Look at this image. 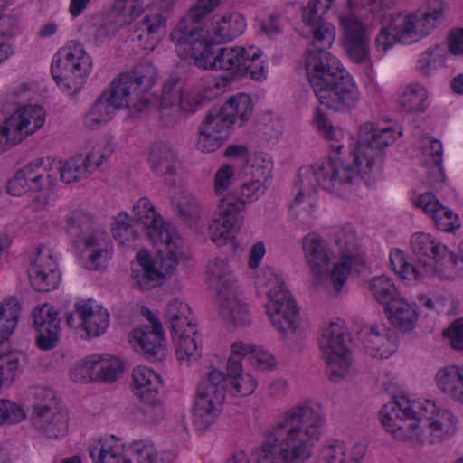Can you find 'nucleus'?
Instances as JSON below:
<instances>
[{
	"instance_id": "obj_40",
	"label": "nucleus",
	"mask_w": 463,
	"mask_h": 463,
	"mask_svg": "<svg viewBox=\"0 0 463 463\" xmlns=\"http://www.w3.org/2000/svg\"><path fill=\"white\" fill-rule=\"evenodd\" d=\"M146 5L141 0H118L111 10V19L116 29L124 27L141 15Z\"/></svg>"
},
{
	"instance_id": "obj_43",
	"label": "nucleus",
	"mask_w": 463,
	"mask_h": 463,
	"mask_svg": "<svg viewBox=\"0 0 463 463\" xmlns=\"http://www.w3.org/2000/svg\"><path fill=\"white\" fill-rule=\"evenodd\" d=\"M320 347L323 350L324 358L350 352L345 340L344 329L337 324H330L324 329Z\"/></svg>"
},
{
	"instance_id": "obj_10",
	"label": "nucleus",
	"mask_w": 463,
	"mask_h": 463,
	"mask_svg": "<svg viewBox=\"0 0 463 463\" xmlns=\"http://www.w3.org/2000/svg\"><path fill=\"white\" fill-rule=\"evenodd\" d=\"M220 0H198L171 33L176 51L184 57L194 52L196 43H206L201 24L219 5Z\"/></svg>"
},
{
	"instance_id": "obj_57",
	"label": "nucleus",
	"mask_w": 463,
	"mask_h": 463,
	"mask_svg": "<svg viewBox=\"0 0 463 463\" xmlns=\"http://www.w3.org/2000/svg\"><path fill=\"white\" fill-rule=\"evenodd\" d=\"M355 457L345 460V453L344 447L339 445H333L325 448L323 450L322 462L323 463H361V458L365 453L363 446H356L354 448Z\"/></svg>"
},
{
	"instance_id": "obj_37",
	"label": "nucleus",
	"mask_w": 463,
	"mask_h": 463,
	"mask_svg": "<svg viewBox=\"0 0 463 463\" xmlns=\"http://www.w3.org/2000/svg\"><path fill=\"white\" fill-rule=\"evenodd\" d=\"M390 323L402 332H411L418 320V314L402 297L385 309Z\"/></svg>"
},
{
	"instance_id": "obj_13",
	"label": "nucleus",
	"mask_w": 463,
	"mask_h": 463,
	"mask_svg": "<svg viewBox=\"0 0 463 463\" xmlns=\"http://www.w3.org/2000/svg\"><path fill=\"white\" fill-rule=\"evenodd\" d=\"M411 248L427 274L441 276L456 265L453 253L428 233L413 234Z\"/></svg>"
},
{
	"instance_id": "obj_34",
	"label": "nucleus",
	"mask_w": 463,
	"mask_h": 463,
	"mask_svg": "<svg viewBox=\"0 0 463 463\" xmlns=\"http://www.w3.org/2000/svg\"><path fill=\"white\" fill-rule=\"evenodd\" d=\"M227 387L231 385L230 392L232 395L248 396L251 394L257 385L255 379L242 372L241 364L233 358L227 361Z\"/></svg>"
},
{
	"instance_id": "obj_52",
	"label": "nucleus",
	"mask_w": 463,
	"mask_h": 463,
	"mask_svg": "<svg viewBox=\"0 0 463 463\" xmlns=\"http://www.w3.org/2000/svg\"><path fill=\"white\" fill-rule=\"evenodd\" d=\"M83 155H77L69 160L60 168L61 179L66 184H72L86 179L88 167L84 165Z\"/></svg>"
},
{
	"instance_id": "obj_50",
	"label": "nucleus",
	"mask_w": 463,
	"mask_h": 463,
	"mask_svg": "<svg viewBox=\"0 0 463 463\" xmlns=\"http://www.w3.org/2000/svg\"><path fill=\"white\" fill-rule=\"evenodd\" d=\"M234 124L227 113L222 109L211 110L205 117L202 126L215 133L223 141L228 138L231 126Z\"/></svg>"
},
{
	"instance_id": "obj_22",
	"label": "nucleus",
	"mask_w": 463,
	"mask_h": 463,
	"mask_svg": "<svg viewBox=\"0 0 463 463\" xmlns=\"http://www.w3.org/2000/svg\"><path fill=\"white\" fill-rule=\"evenodd\" d=\"M133 213L135 224L142 226L154 244L159 241L169 242L173 233L149 199L140 198L133 206Z\"/></svg>"
},
{
	"instance_id": "obj_46",
	"label": "nucleus",
	"mask_w": 463,
	"mask_h": 463,
	"mask_svg": "<svg viewBox=\"0 0 463 463\" xmlns=\"http://www.w3.org/2000/svg\"><path fill=\"white\" fill-rule=\"evenodd\" d=\"M118 109L102 94L85 116L84 124L89 128H97L109 121Z\"/></svg>"
},
{
	"instance_id": "obj_44",
	"label": "nucleus",
	"mask_w": 463,
	"mask_h": 463,
	"mask_svg": "<svg viewBox=\"0 0 463 463\" xmlns=\"http://www.w3.org/2000/svg\"><path fill=\"white\" fill-rule=\"evenodd\" d=\"M173 340L176 344V355L184 365L189 366L201 357L202 345L197 340V332L177 335Z\"/></svg>"
},
{
	"instance_id": "obj_5",
	"label": "nucleus",
	"mask_w": 463,
	"mask_h": 463,
	"mask_svg": "<svg viewBox=\"0 0 463 463\" xmlns=\"http://www.w3.org/2000/svg\"><path fill=\"white\" fill-rule=\"evenodd\" d=\"M208 279L216 292L222 318L234 326L250 323L247 305L242 301L239 287L225 259H215L208 266Z\"/></svg>"
},
{
	"instance_id": "obj_42",
	"label": "nucleus",
	"mask_w": 463,
	"mask_h": 463,
	"mask_svg": "<svg viewBox=\"0 0 463 463\" xmlns=\"http://www.w3.org/2000/svg\"><path fill=\"white\" fill-rule=\"evenodd\" d=\"M21 312L16 298H9L0 305V343L8 340L13 335Z\"/></svg>"
},
{
	"instance_id": "obj_2",
	"label": "nucleus",
	"mask_w": 463,
	"mask_h": 463,
	"mask_svg": "<svg viewBox=\"0 0 463 463\" xmlns=\"http://www.w3.org/2000/svg\"><path fill=\"white\" fill-rule=\"evenodd\" d=\"M380 417L395 439L414 445L438 444L453 433L456 424L451 411H439L430 401L420 402L403 396L385 404Z\"/></svg>"
},
{
	"instance_id": "obj_41",
	"label": "nucleus",
	"mask_w": 463,
	"mask_h": 463,
	"mask_svg": "<svg viewBox=\"0 0 463 463\" xmlns=\"http://www.w3.org/2000/svg\"><path fill=\"white\" fill-rule=\"evenodd\" d=\"M42 158L35 159L20 170L23 178L26 182L28 191L38 192L52 185V178L49 172L43 167Z\"/></svg>"
},
{
	"instance_id": "obj_47",
	"label": "nucleus",
	"mask_w": 463,
	"mask_h": 463,
	"mask_svg": "<svg viewBox=\"0 0 463 463\" xmlns=\"http://www.w3.org/2000/svg\"><path fill=\"white\" fill-rule=\"evenodd\" d=\"M222 109L228 114L233 123L238 118L241 126L251 117L252 105L250 97L247 94H241L231 98Z\"/></svg>"
},
{
	"instance_id": "obj_15",
	"label": "nucleus",
	"mask_w": 463,
	"mask_h": 463,
	"mask_svg": "<svg viewBox=\"0 0 463 463\" xmlns=\"http://www.w3.org/2000/svg\"><path fill=\"white\" fill-rule=\"evenodd\" d=\"M335 0H309L302 10V21L308 33L313 35V49H326L332 46L335 30L332 24L323 20V15L331 8Z\"/></svg>"
},
{
	"instance_id": "obj_36",
	"label": "nucleus",
	"mask_w": 463,
	"mask_h": 463,
	"mask_svg": "<svg viewBox=\"0 0 463 463\" xmlns=\"http://www.w3.org/2000/svg\"><path fill=\"white\" fill-rule=\"evenodd\" d=\"M245 207V202L240 200L238 194L230 193L220 199L215 214L228 222L230 227L241 229L244 220Z\"/></svg>"
},
{
	"instance_id": "obj_11",
	"label": "nucleus",
	"mask_w": 463,
	"mask_h": 463,
	"mask_svg": "<svg viewBox=\"0 0 463 463\" xmlns=\"http://www.w3.org/2000/svg\"><path fill=\"white\" fill-rule=\"evenodd\" d=\"M446 4L442 0H430L411 13H394V26L406 39L422 38L436 29L444 19Z\"/></svg>"
},
{
	"instance_id": "obj_23",
	"label": "nucleus",
	"mask_w": 463,
	"mask_h": 463,
	"mask_svg": "<svg viewBox=\"0 0 463 463\" xmlns=\"http://www.w3.org/2000/svg\"><path fill=\"white\" fill-rule=\"evenodd\" d=\"M364 351L373 357L388 358L397 347L396 337L384 326L364 325L358 331Z\"/></svg>"
},
{
	"instance_id": "obj_21",
	"label": "nucleus",
	"mask_w": 463,
	"mask_h": 463,
	"mask_svg": "<svg viewBox=\"0 0 463 463\" xmlns=\"http://www.w3.org/2000/svg\"><path fill=\"white\" fill-rule=\"evenodd\" d=\"M74 307L80 323H75L73 313L68 314L66 321L71 327L82 326L90 337H98L105 333L109 324V314L107 309L90 299L79 301Z\"/></svg>"
},
{
	"instance_id": "obj_19",
	"label": "nucleus",
	"mask_w": 463,
	"mask_h": 463,
	"mask_svg": "<svg viewBox=\"0 0 463 463\" xmlns=\"http://www.w3.org/2000/svg\"><path fill=\"white\" fill-rule=\"evenodd\" d=\"M123 364L117 357L94 354L87 358L81 365L75 367L71 376L74 382H84L90 380L95 372L97 380L112 383L123 373Z\"/></svg>"
},
{
	"instance_id": "obj_27",
	"label": "nucleus",
	"mask_w": 463,
	"mask_h": 463,
	"mask_svg": "<svg viewBox=\"0 0 463 463\" xmlns=\"http://www.w3.org/2000/svg\"><path fill=\"white\" fill-rule=\"evenodd\" d=\"M153 7L158 11L156 14H148L140 22L137 31L139 39L147 38L150 43L146 48L154 49L165 33L167 14L175 5V0H153Z\"/></svg>"
},
{
	"instance_id": "obj_62",
	"label": "nucleus",
	"mask_w": 463,
	"mask_h": 463,
	"mask_svg": "<svg viewBox=\"0 0 463 463\" xmlns=\"http://www.w3.org/2000/svg\"><path fill=\"white\" fill-rule=\"evenodd\" d=\"M122 446L117 441L103 443L99 449H92L90 456L94 463H118L122 455Z\"/></svg>"
},
{
	"instance_id": "obj_35",
	"label": "nucleus",
	"mask_w": 463,
	"mask_h": 463,
	"mask_svg": "<svg viewBox=\"0 0 463 463\" xmlns=\"http://www.w3.org/2000/svg\"><path fill=\"white\" fill-rule=\"evenodd\" d=\"M136 395L140 400H146L150 396L160 395L162 385L161 378L153 370L146 366H137L132 373Z\"/></svg>"
},
{
	"instance_id": "obj_20",
	"label": "nucleus",
	"mask_w": 463,
	"mask_h": 463,
	"mask_svg": "<svg viewBox=\"0 0 463 463\" xmlns=\"http://www.w3.org/2000/svg\"><path fill=\"white\" fill-rule=\"evenodd\" d=\"M129 76L121 74L102 93L118 109H128L132 115L142 112L150 103L148 97L141 96Z\"/></svg>"
},
{
	"instance_id": "obj_59",
	"label": "nucleus",
	"mask_w": 463,
	"mask_h": 463,
	"mask_svg": "<svg viewBox=\"0 0 463 463\" xmlns=\"http://www.w3.org/2000/svg\"><path fill=\"white\" fill-rule=\"evenodd\" d=\"M231 225L219 217H215L209 225L211 241L217 245L226 244L232 241L240 229Z\"/></svg>"
},
{
	"instance_id": "obj_31",
	"label": "nucleus",
	"mask_w": 463,
	"mask_h": 463,
	"mask_svg": "<svg viewBox=\"0 0 463 463\" xmlns=\"http://www.w3.org/2000/svg\"><path fill=\"white\" fill-rule=\"evenodd\" d=\"M149 162L152 170L157 175L173 176L176 174L178 155L168 143L156 141L150 147Z\"/></svg>"
},
{
	"instance_id": "obj_63",
	"label": "nucleus",
	"mask_w": 463,
	"mask_h": 463,
	"mask_svg": "<svg viewBox=\"0 0 463 463\" xmlns=\"http://www.w3.org/2000/svg\"><path fill=\"white\" fill-rule=\"evenodd\" d=\"M390 265L393 271L402 279H416L418 278L417 269L407 261L404 253L401 250L395 249L391 251Z\"/></svg>"
},
{
	"instance_id": "obj_64",
	"label": "nucleus",
	"mask_w": 463,
	"mask_h": 463,
	"mask_svg": "<svg viewBox=\"0 0 463 463\" xmlns=\"http://www.w3.org/2000/svg\"><path fill=\"white\" fill-rule=\"evenodd\" d=\"M131 456L123 463H165L162 457L149 445L135 443L131 449Z\"/></svg>"
},
{
	"instance_id": "obj_51",
	"label": "nucleus",
	"mask_w": 463,
	"mask_h": 463,
	"mask_svg": "<svg viewBox=\"0 0 463 463\" xmlns=\"http://www.w3.org/2000/svg\"><path fill=\"white\" fill-rule=\"evenodd\" d=\"M428 98L426 89L418 84H410L400 98L401 106L408 112H419L424 109V102Z\"/></svg>"
},
{
	"instance_id": "obj_60",
	"label": "nucleus",
	"mask_w": 463,
	"mask_h": 463,
	"mask_svg": "<svg viewBox=\"0 0 463 463\" xmlns=\"http://www.w3.org/2000/svg\"><path fill=\"white\" fill-rule=\"evenodd\" d=\"M111 248H96L81 250L84 267L90 270H101L107 266Z\"/></svg>"
},
{
	"instance_id": "obj_38",
	"label": "nucleus",
	"mask_w": 463,
	"mask_h": 463,
	"mask_svg": "<svg viewBox=\"0 0 463 463\" xmlns=\"http://www.w3.org/2000/svg\"><path fill=\"white\" fill-rule=\"evenodd\" d=\"M137 260L141 270L134 278L140 289L149 290L162 283L163 272L155 267L147 251L139 250L137 254Z\"/></svg>"
},
{
	"instance_id": "obj_24",
	"label": "nucleus",
	"mask_w": 463,
	"mask_h": 463,
	"mask_svg": "<svg viewBox=\"0 0 463 463\" xmlns=\"http://www.w3.org/2000/svg\"><path fill=\"white\" fill-rule=\"evenodd\" d=\"M344 29V45L348 56L356 63L365 62L369 59V43L362 22L354 15L340 18Z\"/></svg>"
},
{
	"instance_id": "obj_16",
	"label": "nucleus",
	"mask_w": 463,
	"mask_h": 463,
	"mask_svg": "<svg viewBox=\"0 0 463 463\" xmlns=\"http://www.w3.org/2000/svg\"><path fill=\"white\" fill-rule=\"evenodd\" d=\"M303 250L315 285L323 286L329 280L332 282L329 268L334 253L326 241L317 233H308L303 239Z\"/></svg>"
},
{
	"instance_id": "obj_18",
	"label": "nucleus",
	"mask_w": 463,
	"mask_h": 463,
	"mask_svg": "<svg viewBox=\"0 0 463 463\" xmlns=\"http://www.w3.org/2000/svg\"><path fill=\"white\" fill-rule=\"evenodd\" d=\"M27 273L35 290L48 292L56 288L61 281V274L58 264L53 259L52 250L41 246Z\"/></svg>"
},
{
	"instance_id": "obj_58",
	"label": "nucleus",
	"mask_w": 463,
	"mask_h": 463,
	"mask_svg": "<svg viewBox=\"0 0 463 463\" xmlns=\"http://www.w3.org/2000/svg\"><path fill=\"white\" fill-rule=\"evenodd\" d=\"M405 35L401 34L400 28L394 26V13L391 14L389 24L387 26H383L377 38L376 46L379 50L386 52L395 43L406 42Z\"/></svg>"
},
{
	"instance_id": "obj_54",
	"label": "nucleus",
	"mask_w": 463,
	"mask_h": 463,
	"mask_svg": "<svg viewBox=\"0 0 463 463\" xmlns=\"http://www.w3.org/2000/svg\"><path fill=\"white\" fill-rule=\"evenodd\" d=\"M175 209L183 221H193L201 217V206L197 198L191 194H183L175 199Z\"/></svg>"
},
{
	"instance_id": "obj_45",
	"label": "nucleus",
	"mask_w": 463,
	"mask_h": 463,
	"mask_svg": "<svg viewBox=\"0 0 463 463\" xmlns=\"http://www.w3.org/2000/svg\"><path fill=\"white\" fill-rule=\"evenodd\" d=\"M131 78L135 89L141 96L149 98V90L157 78L156 68L151 61H145L134 67L131 72L124 73Z\"/></svg>"
},
{
	"instance_id": "obj_12",
	"label": "nucleus",
	"mask_w": 463,
	"mask_h": 463,
	"mask_svg": "<svg viewBox=\"0 0 463 463\" xmlns=\"http://www.w3.org/2000/svg\"><path fill=\"white\" fill-rule=\"evenodd\" d=\"M199 103L198 98L186 92L185 80L177 73H172L164 83L160 118L166 126H172L194 111Z\"/></svg>"
},
{
	"instance_id": "obj_33",
	"label": "nucleus",
	"mask_w": 463,
	"mask_h": 463,
	"mask_svg": "<svg viewBox=\"0 0 463 463\" xmlns=\"http://www.w3.org/2000/svg\"><path fill=\"white\" fill-rule=\"evenodd\" d=\"M246 27L244 19L239 14H229L216 20L211 30V41L222 43L241 35Z\"/></svg>"
},
{
	"instance_id": "obj_32",
	"label": "nucleus",
	"mask_w": 463,
	"mask_h": 463,
	"mask_svg": "<svg viewBox=\"0 0 463 463\" xmlns=\"http://www.w3.org/2000/svg\"><path fill=\"white\" fill-rule=\"evenodd\" d=\"M436 383L447 398L463 405V367L449 365L436 373Z\"/></svg>"
},
{
	"instance_id": "obj_9",
	"label": "nucleus",
	"mask_w": 463,
	"mask_h": 463,
	"mask_svg": "<svg viewBox=\"0 0 463 463\" xmlns=\"http://www.w3.org/2000/svg\"><path fill=\"white\" fill-rule=\"evenodd\" d=\"M269 287L267 315L275 330L282 334L286 339H289L299 326V309L280 278L274 276L270 279Z\"/></svg>"
},
{
	"instance_id": "obj_25",
	"label": "nucleus",
	"mask_w": 463,
	"mask_h": 463,
	"mask_svg": "<svg viewBox=\"0 0 463 463\" xmlns=\"http://www.w3.org/2000/svg\"><path fill=\"white\" fill-rule=\"evenodd\" d=\"M32 317L38 332L37 346L42 350L54 348L59 341L60 319L58 313L52 305L43 304L36 307Z\"/></svg>"
},
{
	"instance_id": "obj_7",
	"label": "nucleus",
	"mask_w": 463,
	"mask_h": 463,
	"mask_svg": "<svg viewBox=\"0 0 463 463\" xmlns=\"http://www.w3.org/2000/svg\"><path fill=\"white\" fill-rule=\"evenodd\" d=\"M227 393V378L219 370H211L199 383L194 402V422L205 430L222 412Z\"/></svg>"
},
{
	"instance_id": "obj_17",
	"label": "nucleus",
	"mask_w": 463,
	"mask_h": 463,
	"mask_svg": "<svg viewBox=\"0 0 463 463\" xmlns=\"http://www.w3.org/2000/svg\"><path fill=\"white\" fill-rule=\"evenodd\" d=\"M33 423L50 439L64 437L68 431L67 412L53 396L33 408Z\"/></svg>"
},
{
	"instance_id": "obj_55",
	"label": "nucleus",
	"mask_w": 463,
	"mask_h": 463,
	"mask_svg": "<svg viewBox=\"0 0 463 463\" xmlns=\"http://www.w3.org/2000/svg\"><path fill=\"white\" fill-rule=\"evenodd\" d=\"M326 363V372L329 379L337 382L344 379L350 371L351 353L334 354L324 358Z\"/></svg>"
},
{
	"instance_id": "obj_30",
	"label": "nucleus",
	"mask_w": 463,
	"mask_h": 463,
	"mask_svg": "<svg viewBox=\"0 0 463 463\" xmlns=\"http://www.w3.org/2000/svg\"><path fill=\"white\" fill-rule=\"evenodd\" d=\"M415 205L422 208L435 222L438 229L450 232L458 227V218L450 209L441 205L430 193L422 194Z\"/></svg>"
},
{
	"instance_id": "obj_49",
	"label": "nucleus",
	"mask_w": 463,
	"mask_h": 463,
	"mask_svg": "<svg viewBox=\"0 0 463 463\" xmlns=\"http://www.w3.org/2000/svg\"><path fill=\"white\" fill-rule=\"evenodd\" d=\"M371 289L376 300L384 307V310L389 307L394 300H398L402 298L394 284L383 276L372 280Z\"/></svg>"
},
{
	"instance_id": "obj_4",
	"label": "nucleus",
	"mask_w": 463,
	"mask_h": 463,
	"mask_svg": "<svg viewBox=\"0 0 463 463\" xmlns=\"http://www.w3.org/2000/svg\"><path fill=\"white\" fill-rule=\"evenodd\" d=\"M342 146H337V155L317 165L303 166L298 171L296 186H299L293 206L301 203L304 195L310 196L320 186L335 192L342 185L353 184L358 177V170L347 159L340 156Z\"/></svg>"
},
{
	"instance_id": "obj_1",
	"label": "nucleus",
	"mask_w": 463,
	"mask_h": 463,
	"mask_svg": "<svg viewBox=\"0 0 463 463\" xmlns=\"http://www.w3.org/2000/svg\"><path fill=\"white\" fill-rule=\"evenodd\" d=\"M324 423L321 412L309 405L285 411L254 452L255 463H307L321 439Z\"/></svg>"
},
{
	"instance_id": "obj_28",
	"label": "nucleus",
	"mask_w": 463,
	"mask_h": 463,
	"mask_svg": "<svg viewBox=\"0 0 463 463\" xmlns=\"http://www.w3.org/2000/svg\"><path fill=\"white\" fill-rule=\"evenodd\" d=\"M156 326V331L150 330V326L137 328L129 335L133 348L152 362L162 361L166 355L162 325Z\"/></svg>"
},
{
	"instance_id": "obj_56",
	"label": "nucleus",
	"mask_w": 463,
	"mask_h": 463,
	"mask_svg": "<svg viewBox=\"0 0 463 463\" xmlns=\"http://www.w3.org/2000/svg\"><path fill=\"white\" fill-rule=\"evenodd\" d=\"M242 63L244 65L240 69V75L250 76L253 80H261L265 77L266 67L257 50L250 47L246 52Z\"/></svg>"
},
{
	"instance_id": "obj_6",
	"label": "nucleus",
	"mask_w": 463,
	"mask_h": 463,
	"mask_svg": "<svg viewBox=\"0 0 463 463\" xmlns=\"http://www.w3.org/2000/svg\"><path fill=\"white\" fill-rule=\"evenodd\" d=\"M58 55L51 67L52 75L61 90L69 95L76 94L90 75L92 60L77 41L69 42Z\"/></svg>"
},
{
	"instance_id": "obj_61",
	"label": "nucleus",
	"mask_w": 463,
	"mask_h": 463,
	"mask_svg": "<svg viewBox=\"0 0 463 463\" xmlns=\"http://www.w3.org/2000/svg\"><path fill=\"white\" fill-rule=\"evenodd\" d=\"M142 405L139 409L145 420L150 423L160 422L165 417V409L161 395L150 396L146 400H140Z\"/></svg>"
},
{
	"instance_id": "obj_53",
	"label": "nucleus",
	"mask_w": 463,
	"mask_h": 463,
	"mask_svg": "<svg viewBox=\"0 0 463 463\" xmlns=\"http://www.w3.org/2000/svg\"><path fill=\"white\" fill-rule=\"evenodd\" d=\"M245 171L258 181L266 182L271 171V162L261 153H253L246 159Z\"/></svg>"
},
{
	"instance_id": "obj_26",
	"label": "nucleus",
	"mask_w": 463,
	"mask_h": 463,
	"mask_svg": "<svg viewBox=\"0 0 463 463\" xmlns=\"http://www.w3.org/2000/svg\"><path fill=\"white\" fill-rule=\"evenodd\" d=\"M335 243L341 251V258L338 263L334 265L331 270V279L336 291L343 288L350 271L352 262L358 255V243L354 232L351 230H341L336 233Z\"/></svg>"
},
{
	"instance_id": "obj_3",
	"label": "nucleus",
	"mask_w": 463,
	"mask_h": 463,
	"mask_svg": "<svg viewBox=\"0 0 463 463\" xmlns=\"http://www.w3.org/2000/svg\"><path fill=\"white\" fill-rule=\"evenodd\" d=\"M307 76L319 103L335 112L352 109L359 101L354 79L339 68L326 49H311L306 59Z\"/></svg>"
},
{
	"instance_id": "obj_8",
	"label": "nucleus",
	"mask_w": 463,
	"mask_h": 463,
	"mask_svg": "<svg viewBox=\"0 0 463 463\" xmlns=\"http://www.w3.org/2000/svg\"><path fill=\"white\" fill-rule=\"evenodd\" d=\"M393 133L392 128H380L372 122L360 127L357 146L346 158L358 170V176L369 173L374 164L382 163L383 149L395 140Z\"/></svg>"
},
{
	"instance_id": "obj_29",
	"label": "nucleus",
	"mask_w": 463,
	"mask_h": 463,
	"mask_svg": "<svg viewBox=\"0 0 463 463\" xmlns=\"http://www.w3.org/2000/svg\"><path fill=\"white\" fill-rule=\"evenodd\" d=\"M44 111L38 105H29L17 109L6 118L7 130L12 128L21 141L27 136L34 133L44 122Z\"/></svg>"
},
{
	"instance_id": "obj_14",
	"label": "nucleus",
	"mask_w": 463,
	"mask_h": 463,
	"mask_svg": "<svg viewBox=\"0 0 463 463\" xmlns=\"http://www.w3.org/2000/svg\"><path fill=\"white\" fill-rule=\"evenodd\" d=\"M247 50L242 47H222L214 50L210 42L196 43L194 52L188 56L195 65L203 69L227 70L238 73Z\"/></svg>"
},
{
	"instance_id": "obj_39",
	"label": "nucleus",
	"mask_w": 463,
	"mask_h": 463,
	"mask_svg": "<svg viewBox=\"0 0 463 463\" xmlns=\"http://www.w3.org/2000/svg\"><path fill=\"white\" fill-rule=\"evenodd\" d=\"M67 233L74 243L80 242L89 235L98 224L93 216L82 210H74L66 218Z\"/></svg>"
},
{
	"instance_id": "obj_48",
	"label": "nucleus",
	"mask_w": 463,
	"mask_h": 463,
	"mask_svg": "<svg viewBox=\"0 0 463 463\" xmlns=\"http://www.w3.org/2000/svg\"><path fill=\"white\" fill-rule=\"evenodd\" d=\"M135 226L136 224L132 223L131 217L123 212L115 217L111 232L119 244L128 245L138 238V232Z\"/></svg>"
}]
</instances>
